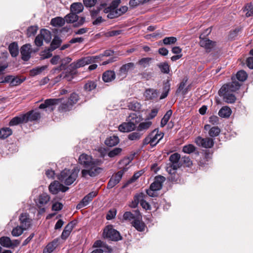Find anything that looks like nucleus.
I'll use <instances>...</instances> for the list:
<instances>
[{
    "mask_svg": "<svg viewBox=\"0 0 253 253\" xmlns=\"http://www.w3.org/2000/svg\"><path fill=\"white\" fill-rule=\"evenodd\" d=\"M79 163L84 165L86 169L82 170V176L86 178L87 175L95 177L100 173L103 168L99 167L103 161L100 159H94L91 156L85 154L81 155L79 158Z\"/></svg>",
    "mask_w": 253,
    "mask_h": 253,
    "instance_id": "obj_1",
    "label": "nucleus"
},
{
    "mask_svg": "<svg viewBox=\"0 0 253 253\" xmlns=\"http://www.w3.org/2000/svg\"><path fill=\"white\" fill-rule=\"evenodd\" d=\"M72 61V58L69 57H66L61 60V64L59 66L54 68L51 71L52 74H55L60 72L62 70L67 71V68H66L67 64Z\"/></svg>",
    "mask_w": 253,
    "mask_h": 253,
    "instance_id": "obj_17",
    "label": "nucleus"
},
{
    "mask_svg": "<svg viewBox=\"0 0 253 253\" xmlns=\"http://www.w3.org/2000/svg\"><path fill=\"white\" fill-rule=\"evenodd\" d=\"M50 200V197L46 193H43L39 196V204L40 205H44L46 204Z\"/></svg>",
    "mask_w": 253,
    "mask_h": 253,
    "instance_id": "obj_42",
    "label": "nucleus"
},
{
    "mask_svg": "<svg viewBox=\"0 0 253 253\" xmlns=\"http://www.w3.org/2000/svg\"><path fill=\"white\" fill-rule=\"evenodd\" d=\"M159 92L154 88H147L144 93L146 100H150L156 99L158 96Z\"/></svg>",
    "mask_w": 253,
    "mask_h": 253,
    "instance_id": "obj_20",
    "label": "nucleus"
},
{
    "mask_svg": "<svg viewBox=\"0 0 253 253\" xmlns=\"http://www.w3.org/2000/svg\"><path fill=\"white\" fill-rule=\"evenodd\" d=\"M58 240L54 239L52 242L47 244L43 251V253H51L57 247Z\"/></svg>",
    "mask_w": 253,
    "mask_h": 253,
    "instance_id": "obj_26",
    "label": "nucleus"
},
{
    "mask_svg": "<svg viewBox=\"0 0 253 253\" xmlns=\"http://www.w3.org/2000/svg\"><path fill=\"white\" fill-rule=\"evenodd\" d=\"M99 57L95 56H86L82 58L76 62H74L68 66L65 77L68 76H71V78H73L74 76L76 75L77 69L84 66L85 65L91 64L95 61V59H98Z\"/></svg>",
    "mask_w": 253,
    "mask_h": 253,
    "instance_id": "obj_3",
    "label": "nucleus"
},
{
    "mask_svg": "<svg viewBox=\"0 0 253 253\" xmlns=\"http://www.w3.org/2000/svg\"><path fill=\"white\" fill-rule=\"evenodd\" d=\"M65 23V19L60 17L52 18L50 22L51 25L54 27H62Z\"/></svg>",
    "mask_w": 253,
    "mask_h": 253,
    "instance_id": "obj_33",
    "label": "nucleus"
},
{
    "mask_svg": "<svg viewBox=\"0 0 253 253\" xmlns=\"http://www.w3.org/2000/svg\"><path fill=\"white\" fill-rule=\"evenodd\" d=\"M135 68L134 63L129 62L123 65L117 72V79L121 81L125 79L128 72L133 70Z\"/></svg>",
    "mask_w": 253,
    "mask_h": 253,
    "instance_id": "obj_6",
    "label": "nucleus"
},
{
    "mask_svg": "<svg viewBox=\"0 0 253 253\" xmlns=\"http://www.w3.org/2000/svg\"><path fill=\"white\" fill-rule=\"evenodd\" d=\"M84 6L81 2H74L71 5L70 11L78 14L83 11Z\"/></svg>",
    "mask_w": 253,
    "mask_h": 253,
    "instance_id": "obj_29",
    "label": "nucleus"
},
{
    "mask_svg": "<svg viewBox=\"0 0 253 253\" xmlns=\"http://www.w3.org/2000/svg\"><path fill=\"white\" fill-rule=\"evenodd\" d=\"M61 42L62 41L59 37L57 36H55L50 44L51 49L53 50L59 47Z\"/></svg>",
    "mask_w": 253,
    "mask_h": 253,
    "instance_id": "obj_41",
    "label": "nucleus"
},
{
    "mask_svg": "<svg viewBox=\"0 0 253 253\" xmlns=\"http://www.w3.org/2000/svg\"><path fill=\"white\" fill-rule=\"evenodd\" d=\"M40 34L46 42L48 43L50 42L51 34L49 31L42 29L41 30Z\"/></svg>",
    "mask_w": 253,
    "mask_h": 253,
    "instance_id": "obj_35",
    "label": "nucleus"
},
{
    "mask_svg": "<svg viewBox=\"0 0 253 253\" xmlns=\"http://www.w3.org/2000/svg\"><path fill=\"white\" fill-rule=\"evenodd\" d=\"M143 172L142 171V170H140L134 173L132 177L128 180L127 183L130 184L134 182L143 174Z\"/></svg>",
    "mask_w": 253,
    "mask_h": 253,
    "instance_id": "obj_60",
    "label": "nucleus"
},
{
    "mask_svg": "<svg viewBox=\"0 0 253 253\" xmlns=\"http://www.w3.org/2000/svg\"><path fill=\"white\" fill-rule=\"evenodd\" d=\"M127 169L125 168L123 170L118 171L115 175H113L110 179L107 186V189H111L116 186L121 181L123 175Z\"/></svg>",
    "mask_w": 253,
    "mask_h": 253,
    "instance_id": "obj_9",
    "label": "nucleus"
},
{
    "mask_svg": "<svg viewBox=\"0 0 253 253\" xmlns=\"http://www.w3.org/2000/svg\"><path fill=\"white\" fill-rule=\"evenodd\" d=\"M204 36L203 34L200 35L199 44L201 46L206 49L207 52H209L215 45V42L209 39L204 38Z\"/></svg>",
    "mask_w": 253,
    "mask_h": 253,
    "instance_id": "obj_12",
    "label": "nucleus"
},
{
    "mask_svg": "<svg viewBox=\"0 0 253 253\" xmlns=\"http://www.w3.org/2000/svg\"><path fill=\"white\" fill-rule=\"evenodd\" d=\"M119 138L117 136L113 135L107 138L105 141V144L109 147L117 145L119 143Z\"/></svg>",
    "mask_w": 253,
    "mask_h": 253,
    "instance_id": "obj_28",
    "label": "nucleus"
},
{
    "mask_svg": "<svg viewBox=\"0 0 253 253\" xmlns=\"http://www.w3.org/2000/svg\"><path fill=\"white\" fill-rule=\"evenodd\" d=\"M151 60H152L151 58H149V57L143 58L139 60L138 64L142 66L144 68H145L149 65V63Z\"/></svg>",
    "mask_w": 253,
    "mask_h": 253,
    "instance_id": "obj_56",
    "label": "nucleus"
},
{
    "mask_svg": "<svg viewBox=\"0 0 253 253\" xmlns=\"http://www.w3.org/2000/svg\"><path fill=\"white\" fill-rule=\"evenodd\" d=\"M164 133L159 132L158 129H155L153 130L150 133V136L152 139V141L155 146L159 142V141L163 137Z\"/></svg>",
    "mask_w": 253,
    "mask_h": 253,
    "instance_id": "obj_21",
    "label": "nucleus"
},
{
    "mask_svg": "<svg viewBox=\"0 0 253 253\" xmlns=\"http://www.w3.org/2000/svg\"><path fill=\"white\" fill-rule=\"evenodd\" d=\"M220 129L218 126H213L210 129L209 134L211 137H215L219 135Z\"/></svg>",
    "mask_w": 253,
    "mask_h": 253,
    "instance_id": "obj_48",
    "label": "nucleus"
},
{
    "mask_svg": "<svg viewBox=\"0 0 253 253\" xmlns=\"http://www.w3.org/2000/svg\"><path fill=\"white\" fill-rule=\"evenodd\" d=\"M128 109L134 111H139L141 108V104L136 101L130 102L128 104Z\"/></svg>",
    "mask_w": 253,
    "mask_h": 253,
    "instance_id": "obj_43",
    "label": "nucleus"
},
{
    "mask_svg": "<svg viewBox=\"0 0 253 253\" xmlns=\"http://www.w3.org/2000/svg\"><path fill=\"white\" fill-rule=\"evenodd\" d=\"M241 84L235 80L234 77H232V82L224 84L219 89L220 93L228 92L233 93L239 90Z\"/></svg>",
    "mask_w": 253,
    "mask_h": 253,
    "instance_id": "obj_8",
    "label": "nucleus"
},
{
    "mask_svg": "<svg viewBox=\"0 0 253 253\" xmlns=\"http://www.w3.org/2000/svg\"><path fill=\"white\" fill-rule=\"evenodd\" d=\"M38 28L37 26H31L27 30V35L28 37L34 36L37 32Z\"/></svg>",
    "mask_w": 253,
    "mask_h": 253,
    "instance_id": "obj_52",
    "label": "nucleus"
},
{
    "mask_svg": "<svg viewBox=\"0 0 253 253\" xmlns=\"http://www.w3.org/2000/svg\"><path fill=\"white\" fill-rule=\"evenodd\" d=\"M20 53L22 59L25 61H28L31 57L32 53L31 45L30 44H25L21 46Z\"/></svg>",
    "mask_w": 253,
    "mask_h": 253,
    "instance_id": "obj_13",
    "label": "nucleus"
},
{
    "mask_svg": "<svg viewBox=\"0 0 253 253\" xmlns=\"http://www.w3.org/2000/svg\"><path fill=\"white\" fill-rule=\"evenodd\" d=\"M25 230V228L21 226H17L12 229L11 234L14 237H18L23 233Z\"/></svg>",
    "mask_w": 253,
    "mask_h": 253,
    "instance_id": "obj_44",
    "label": "nucleus"
},
{
    "mask_svg": "<svg viewBox=\"0 0 253 253\" xmlns=\"http://www.w3.org/2000/svg\"><path fill=\"white\" fill-rule=\"evenodd\" d=\"M152 125V122L146 121L140 123L137 127V131L142 132L147 130Z\"/></svg>",
    "mask_w": 253,
    "mask_h": 253,
    "instance_id": "obj_36",
    "label": "nucleus"
},
{
    "mask_svg": "<svg viewBox=\"0 0 253 253\" xmlns=\"http://www.w3.org/2000/svg\"><path fill=\"white\" fill-rule=\"evenodd\" d=\"M48 188L50 192L53 194H56L59 191L65 192L69 189L68 187L64 186L59 181L56 180L51 182Z\"/></svg>",
    "mask_w": 253,
    "mask_h": 253,
    "instance_id": "obj_10",
    "label": "nucleus"
},
{
    "mask_svg": "<svg viewBox=\"0 0 253 253\" xmlns=\"http://www.w3.org/2000/svg\"><path fill=\"white\" fill-rule=\"evenodd\" d=\"M35 43L38 46H41L43 43V39L41 35L39 34L35 38Z\"/></svg>",
    "mask_w": 253,
    "mask_h": 253,
    "instance_id": "obj_64",
    "label": "nucleus"
},
{
    "mask_svg": "<svg viewBox=\"0 0 253 253\" xmlns=\"http://www.w3.org/2000/svg\"><path fill=\"white\" fill-rule=\"evenodd\" d=\"M67 99H69L70 103L73 106L79 101V96L77 93L73 92L71 94L70 97Z\"/></svg>",
    "mask_w": 253,
    "mask_h": 253,
    "instance_id": "obj_51",
    "label": "nucleus"
},
{
    "mask_svg": "<svg viewBox=\"0 0 253 253\" xmlns=\"http://www.w3.org/2000/svg\"><path fill=\"white\" fill-rule=\"evenodd\" d=\"M47 68V66H42L41 67H38L32 69L30 71V75L32 76H35L41 74Z\"/></svg>",
    "mask_w": 253,
    "mask_h": 253,
    "instance_id": "obj_45",
    "label": "nucleus"
},
{
    "mask_svg": "<svg viewBox=\"0 0 253 253\" xmlns=\"http://www.w3.org/2000/svg\"><path fill=\"white\" fill-rule=\"evenodd\" d=\"M26 123L23 114H21L19 116L13 118L9 123V126H14Z\"/></svg>",
    "mask_w": 253,
    "mask_h": 253,
    "instance_id": "obj_25",
    "label": "nucleus"
},
{
    "mask_svg": "<svg viewBox=\"0 0 253 253\" xmlns=\"http://www.w3.org/2000/svg\"><path fill=\"white\" fill-rule=\"evenodd\" d=\"M126 121H129L133 123V126H136V125L141 121V118L139 116L135 113L131 114L127 118Z\"/></svg>",
    "mask_w": 253,
    "mask_h": 253,
    "instance_id": "obj_37",
    "label": "nucleus"
},
{
    "mask_svg": "<svg viewBox=\"0 0 253 253\" xmlns=\"http://www.w3.org/2000/svg\"><path fill=\"white\" fill-rule=\"evenodd\" d=\"M231 109L227 106L222 107L218 112V115L222 118H228L231 114Z\"/></svg>",
    "mask_w": 253,
    "mask_h": 253,
    "instance_id": "obj_32",
    "label": "nucleus"
},
{
    "mask_svg": "<svg viewBox=\"0 0 253 253\" xmlns=\"http://www.w3.org/2000/svg\"><path fill=\"white\" fill-rule=\"evenodd\" d=\"M146 2H147L146 0H130L129 4L131 7L134 8Z\"/></svg>",
    "mask_w": 253,
    "mask_h": 253,
    "instance_id": "obj_57",
    "label": "nucleus"
},
{
    "mask_svg": "<svg viewBox=\"0 0 253 253\" xmlns=\"http://www.w3.org/2000/svg\"><path fill=\"white\" fill-rule=\"evenodd\" d=\"M97 84L93 81H87L84 86V89L86 92H89L95 89Z\"/></svg>",
    "mask_w": 253,
    "mask_h": 253,
    "instance_id": "obj_34",
    "label": "nucleus"
},
{
    "mask_svg": "<svg viewBox=\"0 0 253 253\" xmlns=\"http://www.w3.org/2000/svg\"><path fill=\"white\" fill-rule=\"evenodd\" d=\"M166 178L162 175H158L155 177L154 181L150 185V187L155 191H158L162 188L163 183Z\"/></svg>",
    "mask_w": 253,
    "mask_h": 253,
    "instance_id": "obj_15",
    "label": "nucleus"
},
{
    "mask_svg": "<svg viewBox=\"0 0 253 253\" xmlns=\"http://www.w3.org/2000/svg\"><path fill=\"white\" fill-rule=\"evenodd\" d=\"M27 213H22L19 216L20 224L25 229L28 228L31 225V220Z\"/></svg>",
    "mask_w": 253,
    "mask_h": 253,
    "instance_id": "obj_22",
    "label": "nucleus"
},
{
    "mask_svg": "<svg viewBox=\"0 0 253 253\" xmlns=\"http://www.w3.org/2000/svg\"><path fill=\"white\" fill-rule=\"evenodd\" d=\"M63 205L59 202H55L52 205V210L54 211H59L62 209Z\"/></svg>",
    "mask_w": 253,
    "mask_h": 253,
    "instance_id": "obj_61",
    "label": "nucleus"
},
{
    "mask_svg": "<svg viewBox=\"0 0 253 253\" xmlns=\"http://www.w3.org/2000/svg\"><path fill=\"white\" fill-rule=\"evenodd\" d=\"M83 2L86 7H91L95 4L96 0H83Z\"/></svg>",
    "mask_w": 253,
    "mask_h": 253,
    "instance_id": "obj_63",
    "label": "nucleus"
},
{
    "mask_svg": "<svg viewBox=\"0 0 253 253\" xmlns=\"http://www.w3.org/2000/svg\"><path fill=\"white\" fill-rule=\"evenodd\" d=\"M79 171V169L76 168L72 170L65 169L57 175V179L65 185H70L78 177Z\"/></svg>",
    "mask_w": 253,
    "mask_h": 253,
    "instance_id": "obj_4",
    "label": "nucleus"
},
{
    "mask_svg": "<svg viewBox=\"0 0 253 253\" xmlns=\"http://www.w3.org/2000/svg\"><path fill=\"white\" fill-rule=\"evenodd\" d=\"M177 41V39L175 37H166L163 40L164 44L166 45H170L171 44L174 43Z\"/></svg>",
    "mask_w": 253,
    "mask_h": 253,
    "instance_id": "obj_55",
    "label": "nucleus"
},
{
    "mask_svg": "<svg viewBox=\"0 0 253 253\" xmlns=\"http://www.w3.org/2000/svg\"><path fill=\"white\" fill-rule=\"evenodd\" d=\"M136 213L138 214V217L133 220L132 222V225L139 232H143L145 230L146 225L144 222L139 219L140 214L139 212L137 211H135Z\"/></svg>",
    "mask_w": 253,
    "mask_h": 253,
    "instance_id": "obj_16",
    "label": "nucleus"
},
{
    "mask_svg": "<svg viewBox=\"0 0 253 253\" xmlns=\"http://www.w3.org/2000/svg\"><path fill=\"white\" fill-rule=\"evenodd\" d=\"M8 50L12 57H16L19 53L18 46L17 43L15 42H13L10 43L8 46Z\"/></svg>",
    "mask_w": 253,
    "mask_h": 253,
    "instance_id": "obj_31",
    "label": "nucleus"
},
{
    "mask_svg": "<svg viewBox=\"0 0 253 253\" xmlns=\"http://www.w3.org/2000/svg\"><path fill=\"white\" fill-rule=\"evenodd\" d=\"M180 164L184 165L185 167H190L192 165V162L189 157L185 156L180 159Z\"/></svg>",
    "mask_w": 253,
    "mask_h": 253,
    "instance_id": "obj_50",
    "label": "nucleus"
},
{
    "mask_svg": "<svg viewBox=\"0 0 253 253\" xmlns=\"http://www.w3.org/2000/svg\"><path fill=\"white\" fill-rule=\"evenodd\" d=\"M158 66L161 71L164 74H169V66L167 62L161 63Z\"/></svg>",
    "mask_w": 253,
    "mask_h": 253,
    "instance_id": "obj_47",
    "label": "nucleus"
},
{
    "mask_svg": "<svg viewBox=\"0 0 253 253\" xmlns=\"http://www.w3.org/2000/svg\"><path fill=\"white\" fill-rule=\"evenodd\" d=\"M196 148L193 144H188L183 147L182 151L185 153L191 154L195 151Z\"/></svg>",
    "mask_w": 253,
    "mask_h": 253,
    "instance_id": "obj_49",
    "label": "nucleus"
},
{
    "mask_svg": "<svg viewBox=\"0 0 253 253\" xmlns=\"http://www.w3.org/2000/svg\"><path fill=\"white\" fill-rule=\"evenodd\" d=\"M248 75L246 72L243 70L239 71L237 72L235 78V79H237L238 81L240 82L245 81L247 78Z\"/></svg>",
    "mask_w": 253,
    "mask_h": 253,
    "instance_id": "obj_46",
    "label": "nucleus"
},
{
    "mask_svg": "<svg viewBox=\"0 0 253 253\" xmlns=\"http://www.w3.org/2000/svg\"><path fill=\"white\" fill-rule=\"evenodd\" d=\"M122 151V149L120 148H115L111 150L108 154V155L110 158H113L121 154Z\"/></svg>",
    "mask_w": 253,
    "mask_h": 253,
    "instance_id": "obj_53",
    "label": "nucleus"
},
{
    "mask_svg": "<svg viewBox=\"0 0 253 253\" xmlns=\"http://www.w3.org/2000/svg\"><path fill=\"white\" fill-rule=\"evenodd\" d=\"M79 18L77 14L70 11V12L65 16L64 19L67 23H73L78 20Z\"/></svg>",
    "mask_w": 253,
    "mask_h": 253,
    "instance_id": "obj_30",
    "label": "nucleus"
},
{
    "mask_svg": "<svg viewBox=\"0 0 253 253\" xmlns=\"http://www.w3.org/2000/svg\"><path fill=\"white\" fill-rule=\"evenodd\" d=\"M143 133V132H140L138 131L136 132H133L128 135L127 138L130 140L137 141L141 138Z\"/></svg>",
    "mask_w": 253,
    "mask_h": 253,
    "instance_id": "obj_40",
    "label": "nucleus"
},
{
    "mask_svg": "<svg viewBox=\"0 0 253 253\" xmlns=\"http://www.w3.org/2000/svg\"><path fill=\"white\" fill-rule=\"evenodd\" d=\"M11 82V86L19 85L25 80V79H21L18 77H15L14 76Z\"/></svg>",
    "mask_w": 253,
    "mask_h": 253,
    "instance_id": "obj_59",
    "label": "nucleus"
},
{
    "mask_svg": "<svg viewBox=\"0 0 253 253\" xmlns=\"http://www.w3.org/2000/svg\"><path fill=\"white\" fill-rule=\"evenodd\" d=\"M0 244L4 247L11 248L12 241L9 237L3 236L0 238Z\"/></svg>",
    "mask_w": 253,
    "mask_h": 253,
    "instance_id": "obj_39",
    "label": "nucleus"
},
{
    "mask_svg": "<svg viewBox=\"0 0 253 253\" xmlns=\"http://www.w3.org/2000/svg\"><path fill=\"white\" fill-rule=\"evenodd\" d=\"M195 142L199 146L205 148H211L214 145L213 140L209 137L202 138L198 136L196 138Z\"/></svg>",
    "mask_w": 253,
    "mask_h": 253,
    "instance_id": "obj_11",
    "label": "nucleus"
},
{
    "mask_svg": "<svg viewBox=\"0 0 253 253\" xmlns=\"http://www.w3.org/2000/svg\"><path fill=\"white\" fill-rule=\"evenodd\" d=\"M104 12L108 13L107 17L109 19H114L120 16L117 9L107 7L104 9Z\"/></svg>",
    "mask_w": 253,
    "mask_h": 253,
    "instance_id": "obj_24",
    "label": "nucleus"
},
{
    "mask_svg": "<svg viewBox=\"0 0 253 253\" xmlns=\"http://www.w3.org/2000/svg\"><path fill=\"white\" fill-rule=\"evenodd\" d=\"M137 214H138L137 213ZM138 217V215L135 216L133 213H132L130 211H126L124 213L123 215V218L126 220H129L130 221L132 219L134 220Z\"/></svg>",
    "mask_w": 253,
    "mask_h": 253,
    "instance_id": "obj_54",
    "label": "nucleus"
},
{
    "mask_svg": "<svg viewBox=\"0 0 253 253\" xmlns=\"http://www.w3.org/2000/svg\"><path fill=\"white\" fill-rule=\"evenodd\" d=\"M26 123L28 122H33L41 118V113L39 111L31 110L23 114Z\"/></svg>",
    "mask_w": 253,
    "mask_h": 253,
    "instance_id": "obj_14",
    "label": "nucleus"
},
{
    "mask_svg": "<svg viewBox=\"0 0 253 253\" xmlns=\"http://www.w3.org/2000/svg\"><path fill=\"white\" fill-rule=\"evenodd\" d=\"M60 103V106L58 107V110L61 113L66 112L70 111L73 106L69 102V99L64 98H50L47 99L44 103L40 105L39 108L41 109H44L48 108L50 112H52L54 110V107L53 106L57 105Z\"/></svg>",
    "mask_w": 253,
    "mask_h": 253,
    "instance_id": "obj_2",
    "label": "nucleus"
},
{
    "mask_svg": "<svg viewBox=\"0 0 253 253\" xmlns=\"http://www.w3.org/2000/svg\"><path fill=\"white\" fill-rule=\"evenodd\" d=\"M218 94L220 96H223L224 101L228 103H233L236 100V97L232 93L225 91L224 93H220L219 90Z\"/></svg>",
    "mask_w": 253,
    "mask_h": 253,
    "instance_id": "obj_23",
    "label": "nucleus"
},
{
    "mask_svg": "<svg viewBox=\"0 0 253 253\" xmlns=\"http://www.w3.org/2000/svg\"><path fill=\"white\" fill-rule=\"evenodd\" d=\"M117 78V73L113 70H107L102 74V80L105 83H110Z\"/></svg>",
    "mask_w": 253,
    "mask_h": 253,
    "instance_id": "obj_18",
    "label": "nucleus"
},
{
    "mask_svg": "<svg viewBox=\"0 0 253 253\" xmlns=\"http://www.w3.org/2000/svg\"><path fill=\"white\" fill-rule=\"evenodd\" d=\"M181 159L180 155L178 153H175L170 156L169 160L170 163L169 166L167 167V171L169 173H173L178 168H179L182 164H180L179 161Z\"/></svg>",
    "mask_w": 253,
    "mask_h": 253,
    "instance_id": "obj_5",
    "label": "nucleus"
},
{
    "mask_svg": "<svg viewBox=\"0 0 253 253\" xmlns=\"http://www.w3.org/2000/svg\"><path fill=\"white\" fill-rule=\"evenodd\" d=\"M136 128V126H133V123L129 121L123 123L119 126V130L123 132H130L135 130Z\"/></svg>",
    "mask_w": 253,
    "mask_h": 253,
    "instance_id": "obj_19",
    "label": "nucleus"
},
{
    "mask_svg": "<svg viewBox=\"0 0 253 253\" xmlns=\"http://www.w3.org/2000/svg\"><path fill=\"white\" fill-rule=\"evenodd\" d=\"M250 54L252 56L247 58L246 61L247 65L249 68L253 69V49L250 50Z\"/></svg>",
    "mask_w": 253,
    "mask_h": 253,
    "instance_id": "obj_58",
    "label": "nucleus"
},
{
    "mask_svg": "<svg viewBox=\"0 0 253 253\" xmlns=\"http://www.w3.org/2000/svg\"><path fill=\"white\" fill-rule=\"evenodd\" d=\"M12 134V129L7 127H3L0 129V139H5Z\"/></svg>",
    "mask_w": 253,
    "mask_h": 253,
    "instance_id": "obj_27",
    "label": "nucleus"
},
{
    "mask_svg": "<svg viewBox=\"0 0 253 253\" xmlns=\"http://www.w3.org/2000/svg\"><path fill=\"white\" fill-rule=\"evenodd\" d=\"M144 194L142 193H140L139 194L135 195L134 197L133 200L131 204L130 205V207L133 208L136 207L139 203H140L141 198H144Z\"/></svg>",
    "mask_w": 253,
    "mask_h": 253,
    "instance_id": "obj_38",
    "label": "nucleus"
},
{
    "mask_svg": "<svg viewBox=\"0 0 253 253\" xmlns=\"http://www.w3.org/2000/svg\"><path fill=\"white\" fill-rule=\"evenodd\" d=\"M103 235L104 238H108L113 241H118L122 239L119 232L112 227V226H106L103 231Z\"/></svg>",
    "mask_w": 253,
    "mask_h": 253,
    "instance_id": "obj_7",
    "label": "nucleus"
},
{
    "mask_svg": "<svg viewBox=\"0 0 253 253\" xmlns=\"http://www.w3.org/2000/svg\"><path fill=\"white\" fill-rule=\"evenodd\" d=\"M140 205L142 206V207L146 210H150L151 207L149 204L145 200H144V198H142L140 200Z\"/></svg>",
    "mask_w": 253,
    "mask_h": 253,
    "instance_id": "obj_62",
    "label": "nucleus"
}]
</instances>
